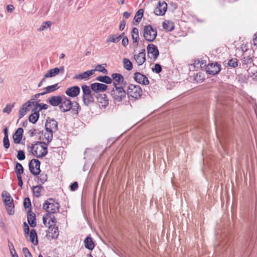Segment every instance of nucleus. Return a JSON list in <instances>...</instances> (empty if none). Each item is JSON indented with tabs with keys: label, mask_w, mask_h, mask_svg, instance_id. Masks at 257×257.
<instances>
[{
	"label": "nucleus",
	"mask_w": 257,
	"mask_h": 257,
	"mask_svg": "<svg viewBox=\"0 0 257 257\" xmlns=\"http://www.w3.org/2000/svg\"><path fill=\"white\" fill-rule=\"evenodd\" d=\"M162 27L163 29L166 31H172L174 29V23L169 20H165L162 23Z\"/></svg>",
	"instance_id": "23"
},
{
	"label": "nucleus",
	"mask_w": 257,
	"mask_h": 257,
	"mask_svg": "<svg viewBox=\"0 0 257 257\" xmlns=\"http://www.w3.org/2000/svg\"><path fill=\"white\" fill-rule=\"evenodd\" d=\"M253 44L254 46L257 47V35L253 39Z\"/></svg>",
	"instance_id": "64"
},
{
	"label": "nucleus",
	"mask_w": 257,
	"mask_h": 257,
	"mask_svg": "<svg viewBox=\"0 0 257 257\" xmlns=\"http://www.w3.org/2000/svg\"><path fill=\"white\" fill-rule=\"evenodd\" d=\"M43 222L45 226L50 229L56 225V218L49 213H46L43 217Z\"/></svg>",
	"instance_id": "7"
},
{
	"label": "nucleus",
	"mask_w": 257,
	"mask_h": 257,
	"mask_svg": "<svg viewBox=\"0 0 257 257\" xmlns=\"http://www.w3.org/2000/svg\"><path fill=\"white\" fill-rule=\"evenodd\" d=\"M58 84L56 83L52 85L48 86L44 88L45 94L50 93L57 90L59 87L58 86Z\"/></svg>",
	"instance_id": "36"
},
{
	"label": "nucleus",
	"mask_w": 257,
	"mask_h": 257,
	"mask_svg": "<svg viewBox=\"0 0 257 257\" xmlns=\"http://www.w3.org/2000/svg\"><path fill=\"white\" fill-rule=\"evenodd\" d=\"M80 91V88L77 86H74L67 89L65 93L68 96L75 97L79 95Z\"/></svg>",
	"instance_id": "17"
},
{
	"label": "nucleus",
	"mask_w": 257,
	"mask_h": 257,
	"mask_svg": "<svg viewBox=\"0 0 257 257\" xmlns=\"http://www.w3.org/2000/svg\"><path fill=\"white\" fill-rule=\"evenodd\" d=\"M131 33L133 43L135 44L136 46H138L140 40L139 32L138 29L136 27L133 28Z\"/></svg>",
	"instance_id": "22"
},
{
	"label": "nucleus",
	"mask_w": 257,
	"mask_h": 257,
	"mask_svg": "<svg viewBox=\"0 0 257 257\" xmlns=\"http://www.w3.org/2000/svg\"><path fill=\"white\" fill-rule=\"evenodd\" d=\"M48 235L49 237H51L52 238H56L59 235V230L58 227L56 226H52L50 229H49Z\"/></svg>",
	"instance_id": "29"
},
{
	"label": "nucleus",
	"mask_w": 257,
	"mask_h": 257,
	"mask_svg": "<svg viewBox=\"0 0 257 257\" xmlns=\"http://www.w3.org/2000/svg\"><path fill=\"white\" fill-rule=\"evenodd\" d=\"M24 168L21 164L17 163L15 167V173L17 177H21L22 174L24 173Z\"/></svg>",
	"instance_id": "33"
},
{
	"label": "nucleus",
	"mask_w": 257,
	"mask_h": 257,
	"mask_svg": "<svg viewBox=\"0 0 257 257\" xmlns=\"http://www.w3.org/2000/svg\"><path fill=\"white\" fill-rule=\"evenodd\" d=\"M111 76L114 87L125 86L126 83L121 74L115 73H113Z\"/></svg>",
	"instance_id": "6"
},
{
	"label": "nucleus",
	"mask_w": 257,
	"mask_h": 257,
	"mask_svg": "<svg viewBox=\"0 0 257 257\" xmlns=\"http://www.w3.org/2000/svg\"><path fill=\"white\" fill-rule=\"evenodd\" d=\"M60 70L58 68L51 69L48 71L44 75L45 78L51 77L56 76L59 72Z\"/></svg>",
	"instance_id": "35"
},
{
	"label": "nucleus",
	"mask_w": 257,
	"mask_h": 257,
	"mask_svg": "<svg viewBox=\"0 0 257 257\" xmlns=\"http://www.w3.org/2000/svg\"><path fill=\"white\" fill-rule=\"evenodd\" d=\"M228 65L233 68H235L238 66L237 60L236 58L231 59L228 62Z\"/></svg>",
	"instance_id": "46"
},
{
	"label": "nucleus",
	"mask_w": 257,
	"mask_h": 257,
	"mask_svg": "<svg viewBox=\"0 0 257 257\" xmlns=\"http://www.w3.org/2000/svg\"><path fill=\"white\" fill-rule=\"evenodd\" d=\"M78 184L77 182H74L73 183H72L70 186V189L72 191H75L78 189Z\"/></svg>",
	"instance_id": "55"
},
{
	"label": "nucleus",
	"mask_w": 257,
	"mask_h": 257,
	"mask_svg": "<svg viewBox=\"0 0 257 257\" xmlns=\"http://www.w3.org/2000/svg\"><path fill=\"white\" fill-rule=\"evenodd\" d=\"M125 87H113L111 91V95L115 102H121L126 97V91Z\"/></svg>",
	"instance_id": "5"
},
{
	"label": "nucleus",
	"mask_w": 257,
	"mask_h": 257,
	"mask_svg": "<svg viewBox=\"0 0 257 257\" xmlns=\"http://www.w3.org/2000/svg\"><path fill=\"white\" fill-rule=\"evenodd\" d=\"M206 70L208 74L215 75L217 74L220 71V65L217 63H210L206 67Z\"/></svg>",
	"instance_id": "13"
},
{
	"label": "nucleus",
	"mask_w": 257,
	"mask_h": 257,
	"mask_svg": "<svg viewBox=\"0 0 257 257\" xmlns=\"http://www.w3.org/2000/svg\"><path fill=\"white\" fill-rule=\"evenodd\" d=\"M59 108L62 112H67L72 109V103L69 98L63 95Z\"/></svg>",
	"instance_id": "8"
},
{
	"label": "nucleus",
	"mask_w": 257,
	"mask_h": 257,
	"mask_svg": "<svg viewBox=\"0 0 257 257\" xmlns=\"http://www.w3.org/2000/svg\"><path fill=\"white\" fill-rule=\"evenodd\" d=\"M84 103L86 105H89L94 101V98L92 94L86 95H83L82 97Z\"/></svg>",
	"instance_id": "31"
},
{
	"label": "nucleus",
	"mask_w": 257,
	"mask_h": 257,
	"mask_svg": "<svg viewBox=\"0 0 257 257\" xmlns=\"http://www.w3.org/2000/svg\"><path fill=\"white\" fill-rule=\"evenodd\" d=\"M23 229H24V232L26 237H27L29 234V227L28 224L25 222L23 223Z\"/></svg>",
	"instance_id": "47"
},
{
	"label": "nucleus",
	"mask_w": 257,
	"mask_h": 257,
	"mask_svg": "<svg viewBox=\"0 0 257 257\" xmlns=\"http://www.w3.org/2000/svg\"><path fill=\"white\" fill-rule=\"evenodd\" d=\"M24 130L23 128H18L13 135V141L15 144H19L21 143L23 136Z\"/></svg>",
	"instance_id": "18"
},
{
	"label": "nucleus",
	"mask_w": 257,
	"mask_h": 257,
	"mask_svg": "<svg viewBox=\"0 0 257 257\" xmlns=\"http://www.w3.org/2000/svg\"><path fill=\"white\" fill-rule=\"evenodd\" d=\"M142 93V88L138 85L130 84L127 87L126 94L129 98L138 99L141 97Z\"/></svg>",
	"instance_id": "3"
},
{
	"label": "nucleus",
	"mask_w": 257,
	"mask_h": 257,
	"mask_svg": "<svg viewBox=\"0 0 257 257\" xmlns=\"http://www.w3.org/2000/svg\"><path fill=\"white\" fill-rule=\"evenodd\" d=\"M121 43L124 47H126L128 44V39L127 37L125 36L122 38Z\"/></svg>",
	"instance_id": "56"
},
{
	"label": "nucleus",
	"mask_w": 257,
	"mask_h": 257,
	"mask_svg": "<svg viewBox=\"0 0 257 257\" xmlns=\"http://www.w3.org/2000/svg\"><path fill=\"white\" fill-rule=\"evenodd\" d=\"M24 206L26 209L28 210V211H30L31 210V203L29 198H25L24 201Z\"/></svg>",
	"instance_id": "44"
},
{
	"label": "nucleus",
	"mask_w": 257,
	"mask_h": 257,
	"mask_svg": "<svg viewBox=\"0 0 257 257\" xmlns=\"http://www.w3.org/2000/svg\"><path fill=\"white\" fill-rule=\"evenodd\" d=\"M39 117V113L38 112H35L32 113L29 117V121L33 123L36 122Z\"/></svg>",
	"instance_id": "40"
},
{
	"label": "nucleus",
	"mask_w": 257,
	"mask_h": 257,
	"mask_svg": "<svg viewBox=\"0 0 257 257\" xmlns=\"http://www.w3.org/2000/svg\"><path fill=\"white\" fill-rule=\"evenodd\" d=\"M124 33H122L121 35L119 36H117L115 35H109L106 40L107 43H117L118 42L122 37V35H123Z\"/></svg>",
	"instance_id": "27"
},
{
	"label": "nucleus",
	"mask_w": 257,
	"mask_h": 257,
	"mask_svg": "<svg viewBox=\"0 0 257 257\" xmlns=\"http://www.w3.org/2000/svg\"><path fill=\"white\" fill-rule=\"evenodd\" d=\"M95 71V70H90L86 71L83 73L78 74L76 75L74 77V79H88L89 77L91 75H92L94 72Z\"/></svg>",
	"instance_id": "19"
},
{
	"label": "nucleus",
	"mask_w": 257,
	"mask_h": 257,
	"mask_svg": "<svg viewBox=\"0 0 257 257\" xmlns=\"http://www.w3.org/2000/svg\"><path fill=\"white\" fill-rule=\"evenodd\" d=\"M28 222L32 227H35L37 225L36 215L34 213L29 212L27 215Z\"/></svg>",
	"instance_id": "26"
},
{
	"label": "nucleus",
	"mask_w": 257,
	"mask_h": 257,
	"mask_svg": "<svg viewBox=\"0 0 257 257\" xmlns=\"http://www.w3.org/2000/svg\"><path fill=\"white\" fill-rule=\"evenodd\" d=\"M46 130L55 132L58 128V123L54 119H47L45 123Z\"/></svg>",
	"instance_id": "14"
},
{
	"label": "nucleus",
	"mask_w": 257,
	"mask_h": 257,
	"mask_svg": "<svg viewBox=\"0 0 257 257\" xmlns=\"http://www.w3.org/2000/svg\"><path fill=\"white\" fill-rule=\"evenodd\" d=\"M5 204L8 203L10 202H13V199L11 197L9 193L7 191H3L2 194Z\"/></svg>",
	"instance_id": "37"
},
{
	"label": "nucleus",
	"mask_w": 257,
	"mask_h": 257,
	"mask_svg": "<svg viewBox=\"0 0 257 257\" xmlns=\"http://www.w3.org/2000/svg\"><path fill=\"white\" fill-rule=\"evenodd\" d=\"M30 239L32 243H33L35 245H37L38 241V237L37 232L34 229H31L30 233Z\"/></svg>",
	"instance_id": "30"
},
{
	"label": "nucleus",
	"mask_w": 257,
	"mask_h": 257,
	"mask_svg": "<svg viewBox=\"0 0 257 257\" xmlns=\"http://www.w3.org/2000/svg\"><path fill=\"white\" fill-rule=\"evenodd\" d=\"M167 10V4L166 2H159L154 10V13L157 16H164Z\"/></svg>",
	"instance_id": "10"
},
{
	"label": "nucleus",
	"mask_w": 257,
	"mask_h": 257,
	"mask_svg": "<svg viewBox=\"0 0 257 257\" xmlns=\"http://www.w3.org/2000/svg\"><path fill=\"white\" fill-rule=\"evenodd\" d=\"M95 70V71L97 70L103 73H106L107 72L106 69L104 67L100 65H98L96 67V69Z\"/></svg>",
	"instance_id": "54"
},
{
	"label": "nucleus",
	"mask_w": 257,
	"mask_h": 257,
	"mask_svg": "<svg viewBox=\"0 0 257 257\" xmlns=\"http://www.w3.org/2000/svg\"><path fill=\"white\" fill-rule=\"evenodd\" d=\"M84 243L85 247L89 250H92L94 247V243L90 236L86 237L84 241Z\"/></svg>",
	"instance_id": "28"
},
{
	"label": "nucleus",
	"mask_w": 257,
	"mask_h": 257,
	"mask_svg": "<svg viewBox=\"0 0 257 257\" xmlns=\"http://www.w3.org/2000/svg\"><path fill=\"white\" fill-rule=\"evenodd\" d=\"M7 9L8 11L11 12L14 9V7L12 5H9L7 7Z\"/></svg>",
	"instance_id": "60"
},
{
	"label": "nucleus",
	"mask_w": 257,
	"mask_h": 257,
	"mask_svg": "<svg viewBox=\"0 0 257 257\" xmlns=\"http://www.w3.org/2000/svg\"><path fill=\"white\" fill-rule=\"evenodd\" d=\"M97 101L100 107L105 108L108 105V99L106 94H100L97 97Z\"/></svg>",
	"instance_id": "20"
},
{
	"label": "nucleus",
	"mask_w": 257,
	"mask_h": 257,
	"mask_svg": "<svg viewBox=\"0 0 257 257\" xmlns=\"http://www.w3.org/2000/svg\"><path fill=\"white\" fill-rule=\"evenodd\" d=\"M23 252L25 257H32V254L27 247H24L23 248Z\"/></svg>",
	"instance_id": "53"
},
{
	"label": "nucleus",
	"mask_w": 257,
	"mask_h": 257,
	"mask_svg": "<svg viewBox=\"0 0 257 257\" xmlns=\"http://www.w3.org/2000/svg\"><path fill=\"white\" fill-rule=\"evenodd\" d=\"M63 95H53L48 98V102L53 106H59L60 105Z\"/></svg>",
	"instance_id": "15"
},
{
	"label": "nucleus",
	"mask_w": 257,
	"mask_h": 257,
	"mask_svg": "<svg viewBox=\"0 0 257 257\" xmlns=\"http://www.w3.org/2000/svg\"><path fill=\"white\" fill-rule=\"evenodd\" d=\"M123 16L124 18L127 19L130 17V14L127 12H125L123 13Z\"/></svg>",
	"instance_id": "62"
},
{
	"label": "nucleus",
	"mask_w": 257,
	"mask_h": 257,
	"mask_svg": "<svg viewBox=\"0 0 257 257\" xmlns=\"http://www.w3.org/2000/svg\"><path fill=\"white\" fill-rule=\"evenodd\" d=\"M247 75L248 77H250L252 80H257V69L253 65L249 67L247 70Z\"/></svg>",
	"instance_id": "24"
},
{
	"label": "nucleus",
	"mask_w": 257,
	"mask_h": 257,
	"mask_svg": "<svg viewBox=\"0 0 257 257\" xmlns=\"http://www.w3.org/2000/svg\"><path fill=\"white\" fill-rule=\"evenodd\" d=\"M92 91L95 92H104L107 89L108 86L104 84L99 83H94L90 86Z\"/></svg>",
	"instance_id": "16"
},
{
	"label": "nucleus",
	"mask_w": 257,
	"mask_h": 257,
	"mask_svg": "<svg viewBox=\"0 0 257 257\" xmlns=\"http://www.w3.org/2000/svg\"><path fill=\"white\" fill-rule=\"evenodd\" d=\"M157 36V31L151 25L144 26L143 28V37L145 40L149 42L154 41Z\"/></svg>",
	"instance_id": "4"
},
{
	"label": "nucleus",
	"mask_w": 257,
	"mask_h": 257,
	"mask_svg": "<svg viewBox=\"0 0 257 257\" xmlns=\"http://www.w3.org/2000/svg\"><path fill=\"white\" fill-rule=\"evenodd\" d=\"M43 208L47 213L52 214L59 212L60 205L53 199L49 198L45 201L43 205Z\"/></svg>",
	"instance_id": "2"
},
{
	"label": "nucleus",
	"mask_w": 257,
	"mask_h": 257,
	"mask_svg": "<svg viewBox=\"0 0 257 257\" xmlns=\"http://www.w3.org/2000/svg\"><path fill=\"white\" fill-rule=\"evenodd\" d=\"M17 157L19 160H24L25 159V154L24 152L22 150H19L18 152Z\"/></svg>",
	"instance_id": "48"
},
{
	"label": "nucleus",
	"mask_w": 257,
	"mask_h": 257,
	"mask_svg": "<svg viewBox=\"0 0 257 257\" xmlns=\"http://www.w3.org/2000/svg\"><path fill=\"white\" fill-rule=\"evenodd\" d=\"M143 13H144V11H143V10H142V9H140L137 12V13L135 15V16L134 17V20L137 22H140L141 20L142 19V17L143 16Z\"/></svg>",
	"instance_id": "42"
},
{
	"label": "nucleus",
	"mask_w": 257,
	"mask_h": 257,
	"mask_svg": "<svg viewBox=\"0 0 257 257\" xmlns=\"http://www.w3.org/2000/svg\"><path fill=\"white\" fill-rule=\"evenodd\" d=\"M18 178V185L21 188H22V187H23V181H22V176L21 177H17Z\"/></svg>",
	"instance_id": "58"
},
{
	"label": "nucleus",
	"mask_w": 257,
	"mask_h": 257,
	"mask_svg": "<svg viewBox=\"0 0 257 257\" xmlns=\"http://www.w3.org/2000/svg\"><path fill=\"white\" fill-rule=\"evenodd\" d=\"M134 79L137 83L142 85H148L149 80L148 78L144 74L140 72H136L134 74Z\"/></svg>",
	"instance_id": "11"
},
{
	"label": "nucleus",
	"mask_w": 257,
	"mask_h": 257,
	"mask_svg": "<svg viewBox=\"0 0 257 257\" xmlns=\"http://www.w3.org/2000/svg\"><path fill=\"white\" fill-rule=\"evenodd\" d=\"M31 101H29L23 104V106L20 108L19 112V118H22L26 114L27 111L28 110V108L31 105Z\"/></svg>",
	"instance_id": "25"
},
{
	"label": "nucleus",
	"mask_w": 257,
	"mask_h": 257,
	"mask_svg": "<svg viewBox=\"0 0 257 257\" xmlns=\"http://www.w3.org/2000/svg\"><path fill=\"white\" fill-rule=\"evenodd\" d=\"M13 104H7L3 109V112L9 113L13 107Z\"/></svg>",
	"instance_id": "52"
},
{
	"label": "nucleus",
	"mask_w": 257,
	"mask_h": 257,
	"mask_svg": "<svg viewBox=\"0 0 257 257\" xmlns=\"http://www.w3.org/2000/svg\"><path fill=\"white\" fill-rule=\"evenodd\" d=\"M147 51L149 57L156 60L159 56V52L156 46L151 44L148 45Z\"/></svg>",
	"instance_id": "12"
},
{
	"label": "nucleus",
	"mask_w": 257,
	"mask_h": 257,
	"mask_svg": "<svg viewBox=\"0 0 257 257\" xmlns=\"http://www.w3.org/2000/svg\"><path fill=\"white\" fill-rule=\"evenodd\" d=\"M134 59L139 66L142 65L146 61V53L145 51L140 52L134 55Z\"/></svg>",
	"instance_id": "21"
},
{
	"label": "nucleus",
	"mask_w": 257,
	"mask_h": 257,
	"mask_svg": "<svg viewBox=\"0 0 257 257\" xmlns=\"http://www.w3.org/2000/svg\"><path fill=\"white\" fill-rule=\"evenodd\" d=\"M82 90L83 92V95H89L91 94V88L88 86L83 85L82 86Z\"/></svg>",
	"instance_id": "45"
},
{
	"label": "nucleus",
	"mask_w": 257,
	"mask_h": 257,
	"mask_svg": "<svg viewBox=\"0 0 257 257\" xmlns=\"http://www.w3.org/2000/svg\"><path fill=\"white\" fill-rule=\"evenodd\" d=\"M5 204L9 214H13L14 213V205L13 202H10Z\"/></svg>",
	"instance_id": "39"
},
{
	"label": "nucleus",
	"mask_w": 257,
	"mask_h": 257,
	"mask_svg": "<svg viewBox=\"0 0 257 257\" xmlns=\"http://www.w3.org/2000/svg\"><path fill=\"white\" fill-rule=\"evenodd\" d=\"M9 247L10 250L14 251L15 250L14 246L12 242H9Z\"/></svg>",
	"instance_id": "61"
},
{
	"label": "nucleus",
	"mask_w": 257,
	"mask_h": 257,
	"mask_svg": "<svg viewBox=\"0 0 257 257\" xmlns=\"http://www.w3.org/2000/svg\"><path fill=\"white\" fill-rule=\"evenodd\" d=\"M4 147L5 149H8L10 147V142L9 137H4L3 139Z\"/></svg>",
	"instance_id": "50"
},
{
	"label": "nucleus",
	"mask_w": 257,
	"mask_h": 257,
	"mask_svg": "<svg viewBox=\"0 0 257 257\" xmlns=\"http://www.w3.org/2000/svg\"><path fill=\"white\" fill-rule=\"evenodd\" d=\"M40 162L35 159H32L29 163L30 172L34 175H38L40 173Z\"/></svg>",
	"instance_id": "9"
},
{
	"label": "nucleus",
	"mask_w": 257,
	"mask_h": 257,
	"mask_svg": "<svg viewBox=\"0 0 257 257\" xmlns=\"http://www.w3.org/2000/svg\"><path fill=\"white\" fill-rule=\"evenodd\" d=\"M29 154L38 158L45 156L48 152L47 145L45 143L37 142L27 146Z\"/></svg>",
	"instance_id": "1"
},
{
	"label": "nucleus",
	"mask_w": 257,
	"mask_h": 257,
	"mask_svg": "<svg viewBox=\"0 0 257 257\" xmlns=\"http://www.w3.org/2000/svg\"><path fill=\"white\" fill-rule=\"evenodd\" d=\"M242 62L243 65L251 64L252 63V58L249 56H244L242 59Z\"/></svg>",
	"instance_id": "43"
},
{
	"label": "nucleus",
	"mask_w": 257,
	"mask_h": 257,
	"mask_svg": "<svg viewBox=\"0 0 257 257\" xmlns=\"http://www.w3.org/2000/svg\"><path fill=\"white\" fill-rule=\"evenodd\" d=\"M51 25V23L50 22H44L42 25L40 27L39 30L42 31L44 30L46 27L49 28Z\"/></svg>",
	"instance_id": "51"
},
{
	"label": "nucleus",
	"mask_w": 257,
	"mask_h": 257,
	"mask_svg": "<svg viewBox=\"0 0 257 257\" xmlns=\"http://www.w3.org/2000/svg\"><path fill=\"white\" fill-rule=\"evenodd\" d=\"M152 71L156 73H159L162 71L161 66L159 64H156L154 67L152 68Z\"/></svg>",
	"instance_id": "49"
},
{
	"label": "nucleus",
	"mask_w": 257,
	"mask_h": 257,
	"mask_svg": "<svg viewBox=\"0 0 257 257\" xmlns=\"http://www.w3.org/2000/svg\"><path fill=\"white\" fill-rule=\"evenodd\" d=\"M125 26V22L124 21H122L120 24V26H119V30L122 31L124 29Z\"/></svg>",
	"instance_id": "59"
},
{
	"label": "nucleus",
	"mask_w": 257,
	"mask_h": 257,
	"mask_svg": "<svg viewBox=\"0 0 257 257\" xmlns=\"http://www.w3.org/2000/svg\"><path fill=\"white\" fill-rule=\"evenodd\" d=\"M45 94V92H41V93H38V94H36L35 95V98H37L40 96H42V95H44Z\"/></svg>",
	"instance_id": "63"
},
{
	"label": "nucleus",
	"mask_w": 257,
	"mask_h": 257,
	"mask_svg": "<svg viewBox=\"0 0 257 257\" xmlns=\"http://www.w3.org/2000/svg\"><path fill=\"white\" fill-rule=\"evenodd\" d=\"M53 132H51V131L46 130V132L44 134V138L46 141L48 142L52 141L53 138Z\"/></svg>",
	"instance_id": "41"
},
{
	"label": "nucleus",
	"mask_w": 257,
	"mask_h": 257,
	"mask_svg": "<svg viewBox=\"0 0 257 257\" xmlns=\"http://www.w3.org/2000/svg\"><path fill=\"white\" fill-rule=\"evenodd\" d=\"M122 63L123 67L126 70L130 71L133 69V64L128 59L124 58L122 60Z\"/></svg>",
	"instance_id": "34"
},
{
	"label": "nucleus",
	"mask_w": 257,
	"mask_h": 257,
	"mask_svg": "<svg viewBox=\"0 0 257 257\" xmlns=\"http://www.w3.org/2000/svg\"><path fill=\"white\" fill-rule=\"evenodd\" d=\"M96 80L106 84H111L112 81L111 78L107 76H98L96 78Z\"/></svg>",
	"instance_id": "38"
},
{
	"label": "nucleus",
	"mask_w": 257,
	"mask_h": 257,
	"mask_svg": "<svg viewBox=\"0 0 257 257\" xmlns=\"http://www.w3.org/2000/svg\"><path fill=\"white\" fill-rule=\"evenodd\" d=\"M32 190L34 195L37 197H39L44 190L43 188L40 185L34 186Z\"/></svg>",
	"instance_id": "32"
},
{
	"label": "nucleus",
	"mask_w": 257,
	"mask_h": 257,
	"mask_svg": "<svg viewBox=\"0 0 257 257\" xmlns=\"http://www.w3.org/2000/svg\"><path fill=\"white\" fill-rule=\"evenodd\" d=\"M39 106L40 107V110H41L42 109H46L48 108V105L44 103L39 104Z\"/></svg>",
	"instance_id": "57"
}]
</instances>
